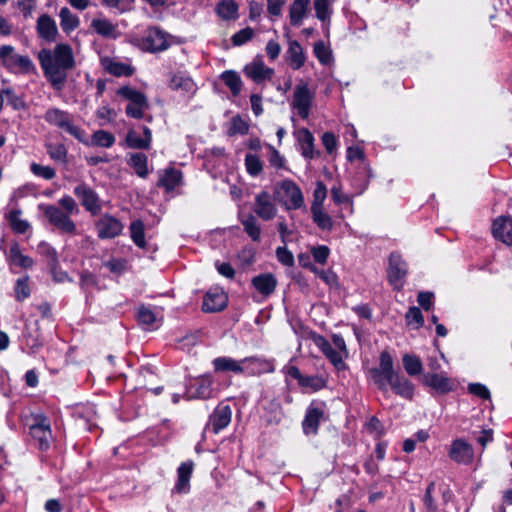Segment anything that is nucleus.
Here are the masks:
<instances>
[{
  "instance_id": "44",
  "label": "nucleus",
  "mask_w": 512,
  "mask_h": 512,
  "mask_svg": "<svg viewBox=\"0 0 512 512\" xmlns=\"http://www.w3.org/2000/svg\"><path fill=\"white\" fill-rule=\"evenodd\" d=\"M9 259L16 265L22 268H30L33 265V260L29 256L23 255L20 251L18 243H14L9 251Z\"/></svg>"
},
{
  "instance_id": "25",
  "label": "nucleus",
  "mask_w": 512,
  "mask_h": 512,
  "mask_svg": "<svg viewBox=\"0 0 512 512\" xmlns=\"http://www.w3.org/2000/svg\"><path fill=\"white\" fill-rule=\"evenodd\" d=\"M251 283L261 295L268 297L275 291L277 279L271 273H263L253 277Z\"/></svg>"
},
{
  "instance_id": "8",
  "label": "nucleus",
  "mask_w": 512,
  "mask_h": 512,
  "mask_svg": "<svg viewBox=\"0 0 512 512\" xmlns=\"http://www.w3.org/2000/svg\"><path fill=\"white\" fill-rule=\"evenodd\" d=\"M169 37L170 35L160 28L149 27L141 40V47L151 53L165 51L170 46Z\"/></svg>"
},
{
  "instance_id": "42",
  "label": "nucleus",
  "mask_w": 512,
  "mask_h": 512,
  "mask_svg": "<svg viewBox=\"0 0 512 512\" xmlns=\"http://www.w3.org/2000/svg\"><path fill=\"white\" fill-rule=\"evenodd\" d=\"M336 0H314V9L317 19L321 22H330L332 15V4Z\"/></svg>"
},
{
  "instance_id": "24",
  "label": "nucleus",
  "mask_w": 512,
  "mask_h": 512,
  "mask_svg": "<svg viewBox=\"0 0 512 512\" xmlns=\"http://www.w3.org/2000/svg\"><path fill=\"white\" fill-rule=\"evenodd\" d=\"M101 65L107 73L116 77H128L134 73V68L131 65L117 61L111 57H103L101 59Z\"/></svg>"
},
{
  "instance_id": "58",
  "label": "nucleus",
  "mask_w": 512,
  "mask_h": 512,
  "mask_svg": "<svg viewBox=\"0 0 512 512\" xmlns=\"http://www.w3.org/2000/svg\"><path fill=\"white\" fill-rule=\"evenodd\" d=\"M276 257L277 260L285 266L291 267L294 265V256L286 246L278 247L276 249Z\"/></svg>"
},
{
  "instance_id": "28",
  "label": "nucleus",
  "mask_w": 512,
  "mask_h": 512,
  "mask_svg": "<svg viewBox=\"0 0 512 512\" xmlns=\"http://www.w3.org/2000/svg\"><path fill=\"white\" fill-rule=\"evenodd\" d=\"M169 88L174 91H182L187 94H194L197 85L193 79L183 73L174 74L169 81Z\"/></svg>"
},
{
  "instance_id": "29",
  "label": "nucleus",
  "mask_w": 512,
  "mask_h": 512,
  "mask_svg": "<svg viewBox=\"0 0 512 512\" xmlns=\"http://www.w3.org/2000/svg\"><path fill=\"white\" fill-rule=\"evenodd\" d=\"M310 0H294L289 8L290 23L293 26H300L307 16Z\"/></svg>"
},
{
  "instance_id": "15",
  "label": "nucleus",
  "mask_w": 512,
  "mask_h": 512,
  "mask_svg": "<svg viewBox=\"0 0 512 512\" xmlns=\"http://www.w3.org/2000/svg\"><path fill=\"white\" fill-rule=\"evenodd\" d=\"M280 189L286 198L287 209H300L304 205V197L300 187L292 180H284L280 183Z\"/></svg>"
},
{
  "instance_id": "10",
  "label": "nucleus",
  "mask_w": 512,
  "mask_h": 512,
  "mask_svg": "<svg viewBox=\"0 0 512 512\" xmlns=\"http://www.w3.org/2000/svg\"><path fill=\"white\" fill-rule=\"evenodd\" d=\"M407 275V264L401 255L392 253L389 258L388 281L396 290L404 286V278Z\"/></svg>"
},
{
  "instance_id": "2",
  "label": "nucleus",
  "mask_w": 512,
  "mask_h": 512,
  "mask_svg": "<svg viewBox=\"0 0 512 512\" xmlns=\"http://www.w3.org/2000/svg\"><path fill=\"white\" fill-rule=\"evenodd\" d=\"M369 377L379 390L387 392L390 387L396 395L407 400L413 399L414 384L394 369L393 359L388 351L381 352L379 366L369 370Z\"/></svg>"
},
{
  "instance_id": "38",
  "label": "nucleus",
  "mask_w": 512,
  "mask_h": 512,
  "mask_svg": "<svg viewBox=\"0 0 512 512\" xmlns=\"http://www.w3.org/2000/svg\"><path fill=\"white\" fill-rule=\"evenodd\" d=\"M244 231L254 241L259 242L261 239V227L258 224L256 218L249 214L241 219Z\"/></svg>"
},
{
  "instance_id": "34",
  "label": "nucleus",
  "mask_w": 512,
  "mask_h": 512,
  "mask_svg": "<svg viewBox=\"0 0 512 512\" xmlns=\"http://www.w3.org/2000/svg\"><path fill=\"white\" fill-rule=\"evenodd\" d=\"M147 161V156L144 153L137 152L129 155L127 163L134 169L139 177L145 178L149 174Z\"/></svg>"
},
{
  "instance_id": "50",
  "label": "nucleus",
  "mask_w": 512,
  "mask_h": 512,
  "mask_svg": "<svg viewBox=\"0 0 512 512\" xmlns=\"http://www.w3.org/2000/svg\"><path fill=\"white\" fill-rule=\"evenodd\" d=\"M249 131L248 123L242 119L240 115H236L231 119V125L228 130L229 136H234L237 134L245 135Z\"/></svg>"
},
{
  "instance_id": "13",
  "label": "nucleus",
  "mask_w": 512,
  "mask_h": 512,
  "mask_svg": "<svg viewBox=\"0 0 512 512\" xmlns=\"http://www.w3.org/2000/svg\"><path fill=\"white\" fill-rule=\"evenodd\" d=\"M74 194L80 199L82 206L93 215L101 211L100 199L88 185L79 184L74 188Z\"/></svg>"
},
{
  "instance_id": "56",
  "label": "nucleus",
  "mask_w": 512,
  "mask_h": 512,
  "mask_svg": "<svg viewBox=\"0 0 512 512\" xmlns=\"http://www.w3.org/2000/svg\"><path fill=\"white\" fill-rule=\"evenodd\" d=\"M299 384L302 387H308L315 391L322 389L325 386L324 380L319 376H302Z\"/></svg>"
},
{
  "instance_id": "53",
  "label": "nucleus",
  "mask_w": 512,
  "mask_h": 512,
  "mask_svg": "<svg viewBox=\"0 0 512 512\" xmlns=\"http://www.w3.org/2000/svg\"><path fill=\"white\" fill-rule=\"evenodd\" d=\"M29 277L19 278L15 284V297L18 301H22L30 296V288L28 285Z\"/></svg>"
},
{
  "instance_id": "23",
  "label": "nucleus",
  "mask_w": 512,
  "mask_h": 512,
  "mask_svg": "<svg viewBox=\"0 0 512 512\" xmlns=\"http://www.w3.org/2000/svg\"><path fill=\"white\" fill-rule=\"evenodd\" d=\"M36 29L39 37L48 42L55 41L58 34L56 22L47 14L38 18Z\"/></svg>"
},
{
  "instance_id": "46",
  "label": "nucleus",
  "mask_w": 512,
  "mask_h": 512,
  "mask_svg": "<svg viewBox=\"0 0 512 512\" xmlns=\"http://www.w3.org/2000/svg\"><path fill=\"white\" fill-rule=\"evenodd\" d=\"M93 145L109 148L115 143V137L110 132L98 130L92 135Z\"/></svg>"
},
{
  "instance_id": "5",
  "label": "nucleus",
  "mask_w": 512,
  "mask_h": 512,
  "mask_svg": "<svg viewBox=\"0 0 512 512\" xmlns=\"http://www.w3.org/2000/svg\"><path fill=\"white\" fill-rule=\"evenodd\" d=\"M117 95L129 101L125 109L127 116L135 119H141L144 116V111L148 109L149 104L142 92L123 86L117 90Z\"/></svg>"
},
{
  "instance_id": "11",
  "label": "nucleus",
  "mask_w": 512,
  "mask_h": 512,
  "mask_svg": "<svg viewBox=\"0 0 512 512\" xmlns=\"http://www.w3.org/2000/svg\"><path fill=\"white\" fill-rule=\"evenodd\" d=\"M30 435L38 442L41 450L47 449L52 438L50 421L42 415L36 416L35 422L30 426Z\"/></svg>"
},
{
  "instance_id": "35",
  "label": "nucleus",
  "mask_w": 512,
  "mask_h": 512,
  "mask_svg": "<svg viewBox=\"0 0 512 512\" xmlns=\"http://www.w3.org/2000/svg\"><path fill=\"white\" fill-rule=\"evenodd\" d=\"M312 220L316 224V226L322 230L330 232L334 227V222L332 217L325 211L323 208L312 209L311 210Z\"/></svg>"
},
{
  "instance_id": "14",
  "label": "nucleus",
  "mask_w": 512,
  "mask_h": 512,
  "mask_svg": "<svg viewBox=\"0 0 512 512\" xmlns=\"http://www.w3.org/2000/svg\"><path fill=\"white\" fill-rule=\"evenodd\" d=\"M123 224L111 215H103L96 224L97 234L100 239H111L120 235Z\"/></svg>"
},
{
  "instance_id": "47",
  "label": "nucleus",
  "mask_w": 512,
  "mask_h": 512,
  "mask_svg": "<svg viewBox=\"0 0 512 512\" xmlns=\"http://www.w3.org/2000/svg\"><path fill=\"white\" fill-rule=\"evenodd\" d=\"M327 197V188L321 181H317L313 192V201L311 204L312 209L323 208L324 201Z\"/></svg>"
},
{
  "instance_id": "59",
  "label": "nucleus",
  "mask_w": 512,
  "mask_h": 512,
  "mask_svg": "<svg viewBox=\"0 0 512 512\" xmlns=\"http://www.w3.org/2000/svg\"><path fill=\"white\" fill-rule=\"evenodd\" d=\"M39 248L42 254L46 256L49 267H58L59 261L55 249L45 243L41 244Z\"/></svg>"
},
{
  "instance_id": "1",
  "label": "nucleus",
  "mask_w": 512,
  "mask_h": 512,
  "mask_svg": "<svg viewBox=\"0 0 512 512\" xmlns=\"http://www.w3.org/2000/svg\"><path fill=\"white\" fill-rule=\"evenodd\" d=\"M43 74L56 91H61L68 78V72L76 67L73 49L69 44L58 43L53 48H43L38 53Z\"/></svg>"
},
{
  "instance_id": "61",
  "label": "nucleus",
  "mask_w": 512,
  "mask_h": 512,
  "mask_svg": "<svg viewBox=\"0 0 512 512\" xmlns=\"http://www.w3.org/2000/svg\"><path fill=\"white\" fill-rule=\"evenodd\" d=\"M59 205L61 206L62 209H64V212L67 213L68 215L74 214V213L77 214L79 212L77 203L69 195L63 196L59 200Z\"/></svg>"
},
{
  "instance_id": "52",
  "label": "nucleus",
  "mask_w": 512,
  "mask_h": 512,
  "mask_svg": "<svg viewBox=\"0 0 512 512\" xmlns=\"http://www.w3.org/2000/svg\"><path fill=\"white\" fill-rule=\"evenodd\" d=\"M126 144L132 149H148V140H144L135 131L131 130L126 135Z\"/></svg>"
},
{
  "instance_id": "16",
  "label": "nucleus",
  "mask_w": 512,
  "mask_h": 512,
  "mask_svg": "<svg viewBox=\"0 0 512 512\" xmlns=\"http://www.w3.org/2000/svg\"><path fill=\"white\" fill-rule=\"evenodd\" d=\"M449 456L457 463L468 464L473 460V448L465 440L457 439L451 445Z\"/></svg>"
},
{
  "instance_id": "45",
  "label": "nucleus",
  "mask_w": 512,
  "mask_h": 512,
  "mask_svg": "<svg viewBox=\"0 0 512 512\" xmlns=\"http://www.w3.org/2000/svg\"><path fill=\"white\" fill-rule=\"evenodd\" d=\"M245 167L250 176L256 177L263 170V162L258 155L248 153L245 156Z\"/></svg>"
},
{
  "instance_id": "60",
  "label": "nucleus",
  "mask_w": 512,
  "mask_h": 512,
  "mask_svg": "<svg viewBox=\"0 0 512 512\" xmlns=\"http://www.w3.org/2000/svg\"><path fill=\"white\" fill-rule=\"evenodd\" d=\"M406 320L408 324L415 323L417 327H421L424 324V318L421 310L418 307H410L406 313Z\"/></svg>"
},
{
  "instance_id": "41",
  "label": "nucleus",
  "mask_w": 512,
  "mask_h": 512,
  "mask_svg": "<svg viewBox=\"0 0 512 512\" xmlns=\"http://www.w3.org/2000/svg\"><path fill=\"white\" fill-rule=\"evenodd\" d=\"M91 27L101 36L116 37V26L107 19H93Z\"/></svg>"
},
{
  "instance_id": "31",
  "label": "nucleus",
  "mask_w": 512,
  "mask_h": 512,
  "mask_svg": "<svg viewBox=\"0 0 512 512\" xmlns=\"http://www.w3.org/2000/svg\"><path fill=\"white\" fill-rule=\"evenodd\" d=\"M298 142L302 156L306 159H312L314 157V137L312 133L306 128L300 129L298 131Z\"/></svg>"
},
{
  "instance_id": "57",
  "label": "nucleus",
  "mask_w": 512,
  "mask_h": 512,
  "mask_svg": "<svg viewBox=\"0 0 512 512\" xmlns=\"http://www.w3.org/2000/svg\"><path fill=\"white\" fill-rule=\"evenodd\" d=\"M253 35H254V31L252 28H250V27L244 28L232 36V43L235 46L243 45L247 41L251 40Z\"/></svg>"
},
{
  "instance_id": "4",
  "label": "nucleus",
  "mask_w": 512,
  "mask_h": 512,
  "mask_svg": "<svg viewBox=\"0 0 512 512\" xmlns=\"http://www.w3.org/2000/svg\"><path fill=\"white\" fill-rule=\"evenodd\" d=\"M0 65L15 74H29L35 71V65L29 56L16 53L12 45L0 46Z\"/></svg>"
},
{
  "instance_id": "64",
  "label": "nucleus",
  "mask_w": 512,
  "mask_h": 512,
  "mask_svg": "<svg viewBox=\"0 0 512 512\" xmlns=\"http://www.w3.org/2000/svg\"><path fill=\"white\" fill-rule=\"evenodd\" d=\"M468 391L471 394H473V395H475V396H477V397H479L481 399H485L486 400V399L490 398V392H489L488 388L485 385L481 384V383H471V384H469Z\"/></svg>"
},
{
  "instance_id": "19",
  "label": "nucleus",
  "mask_w": 512,
  "mask_h": 512,
  "mask_svg": "<svg viewBox=\"0 0 512 512\" xmlns=\"http://www.w3.org/2000/svg\"><path fill=\"white\" fill-rule=\"evenodd\" d=\"M232 410L229 405H218L209 419L214 433H219L222 429L226 428L231 422Z\"/></svg>"
},
{
  "instance_id": "39",
  "label": "nucleus",
  "mask_w": 512,
  "mask_h": 512,
  "mask_svg": "<svg viewBox=\"0 0 512 512\" xmlns=\"http://www.w3.org/2000/svg\"><path fill=\"white\" fill-rule=\"evenodd\" d=\"M238 6L233 0H222L216 6V13L223 20H231L237 17Z\"/></svg>"
},
{
  "instance_id": "30",
  "label": "nucleus",
  "mask_w": 512,
  "mask_h": 512,
  "mask_svg": "<svg viewBox=\"0 0 512 512\" xmlns=\"http://www.w3.org/2000/svg\"><path fill=\"white\" fill-rule=\"evenodd\" d=\"M182 172L173 167L163 170L160 175L158 186L164 187L166 191L174 190L181 182Z\"/></svg>"
},
{
  "instance_id": "43",
  "label": "nucleus",
  "mask_w": 512,
  "mask_h": 512,
  "mask_svg": "<svg viewBox=\"0 0 512 512\" xmlns=\"http://www.w3.org/2000/svg\"><path fill=\"white\" fill-rule=\"evenodd\" d=\"M129 230L134 244L139 248H144L146 246L144 223L141 220H134L131 222Z\"/></svg>"
},
{
  "instance_id": "3",
  "label": "nucleus",
  "mask_w": 512,
  "mask_h": 512,
  "mask_svg": "<svg viewBox=\"0 0 512 512\" xmlns=\"http://www.w3.org/2000/svg\"><path fill=\"white\" fill-rule=\"evenodd\" d=\"M213 365L216 372L231 371L241 374L247 370L255 374L267 370L268 362L254 356L246 357L240 361L229 357H218L213 360Z\"/></svg>"
},
{
  "instance_id": "17",
  "label": "nucleus",
  "mask_w": 512,
  "mask_h": 512,
  "mask_svg": "<svg viewBox=\"0 0 512 512\" xmlns=\"http://www.w3.org/2000/svg\"><path fill=\"white\" fill-rule=\"evenodd\" d=\"M314 343L337 370H343L345 368V363L341 355L342 352L334 349L326 338L318 335L314 338Z\"/></svg>"
},
{
  "instance_id": "7",
  "label": "nucleus",
  "mask_w": 512,
  "mask_h": 512,
  "mask_svg": "<svg viewBox=\"0 0 512 512\" xmlns=\"http://www.w3.org/2000/svg\"><path fill=\"white\" fill-rule=\"evenodd\" d=\"M45 217L51 225L56 227L62 233L74 234L76 225L70 216L55 205L41 206Z\"/></svg>"
},
{
  "instance_id": "63",
  "label": "nucleus",
  "mask_w": 512,
  "mask_h": 512,
  "mask_svg": "<svg viewBox=\"0 0 512 512\" xmlns=\"http://www.w3.org/2000/svg\"><path fill=\"white\" fill-rule=\"evenodd\" d=\"M329 253H330V250L325 245L313 247L311 249V254H312L314 260L320 264L326 263Z\"/></svg>"
},
{
  "instance_id": "26",
  "label": "nucleus",
  "mask_w": 512,
  "mask_h": 512,
  "mask_svg": "<svg viewBox=\"0 0 512 512\" xmlns=\"http://www.w3.org/2000/svg\"><path fill=\"white\" fill-rule=\"evenodd\" d=\"M244 73L254 82L261 83L266 79H270L274 71L266 67L262 61H253L244 67Z\"/></svg>"
},
{
  "instance_id": "40",
  "label": "nucleus",
  "mask_w": 512,
  "mask_h": 512,
  "mask_svg": "<svg viewBox=\"0 0 512 512\" xmlns=\"http://www.w3.org/2000/svg\"><path fill=\"white\" fill-rule=\"evenodd\" d=\"M221 79L234 96L239 95L242 89V80L237 72L231 70L224 71L221 74Z\"/></svg>"
},
{
  "instance_id": "36",
  "label": "nucleus",
  "mask_w": 512,
  "mask_h": 512,
  "mask_svg": "<svg viewBox=\"0 0 512 512\" xmlns=\"http://www.w3.org/2000/svg\"><path fill=\"white\" fill-rule=\"evenodd\" d=\"M60 26L66 33L74 31L80 25V20L77 15L73 14L69 8L63 7L59 13Z\"/></svg>"
},
{
  "instance_id": "54",
  "label": "nucleus",
  "mask_w": 512,
  "mask_h": 512,
  "mask_svg": "<svg viewBox=\"0 0 512 512\" xmlns=\"http://www.w3.org/2000/svg\"><path fill=\"white\" fill-rule=\"evenodd\" d=\"M30 170L34 175L46 180H51L56 175V172L52 167L43 166L35 162L30 165Z\"/></svg>"
},
{
  "instance_id": "6",
  "label": "nucleus",
  "mask_w": 512,
  "mask_h": 512,
  "mask_svg": "<svg viewBox=\"0 0 512 512\" xmlns=\"http://www.w3.org/2000/svg\"><path fill=\"white\" fill-rule=\"evenodd\" d=\"M44 118L46 122L65 130L78 141L85 142V131L71 122L70 114L67 111L50 108L46 111Z\"/></svg>"
},
{
  "instance_id": "33",
  "label": "nucleus",
  "mask_w": 512,
  "mask_h": 512,
  "mask_svg": "<svg viewBox=\"0 0 512 512\" xmlns=\"http://www.w3.org/2000/svg\"><path fill=\"white\" fill-rule=\"evenodd\" d=\"M289 65L294 69H300L305 62V55L301 45L297 41H291L287 50Z\"/></svg>"
},
{
  "instance_id": "21",
  "label": "nucleus",
  "mask_w": 512,
  "mask_h": 512,
  "mask_svg": "<svg viewBox=\"0 0 512 512\" xmlns=\"http://www.w3.org/2000/svg\"><path fill=\"white\" fill-rule=\"evenodd\" d=\"M324 417V410L315 406L313 403L307 408L302 428L305 434H316L318 431L319 423Z\"/></svg>"
},
{
  "instance_id": "62",
  "label": "nucleus",
  "mask_w": 512,
  "mask_h": 512,
  "mask_svg": "<svg viewBox=\"0 0 512 512\" xmlns=\"http://www.w3.org/2000/svg\"><path fill=\"white\" fill-rule=\"evenodd\" d=\"M2 94L7 97L8 102L16 110L25 108V102L19 96H17L12 89L6 88L2 90Z\"/></svg>"
},
{
  "instance_id": "32",
  "label": "nucleus",
  "mask_w": 512,
  "mask_h": 512,
  "mask_svg": "<svg viewBox=\"0 0 512 512\" xmlns=\"http://www.w3.org/2000/svg\"><path fill=\"white\" fill-rule=\"evenodd\" d=\"M211 382L207 379L195 380L187 388L188 398H207L211 393Z\"/></svg>"
},
{
  "instance_id": "51",
  "label": "nucleus",
  "mask_w": 512,
  "mask_h": 512,
  "mask_svg": "<svg viewBox=\"0 0 512 512\" xmlns=\"http://www.w3.org/2000/svg\"><path fill=\"white\" fill-rule=\"evenodd\" d=\"M21 212L19 210L11 211L9 214V220L12 229L20 234L25 233L29 228V223L19 218Z\"/></svg>"
},
{
  "instance_id": "48",
  "label": "nucleus",
  "mask_w": 512,
  "mask_h": 512,
  "mask_svg": "<svg viewBox=\"0 0 512 512\" xmlns=\"http://www.w3.org/2000/svg\"><path fill=\"white\" fill-rule=\"evenodd\" d=\"M47 153L56 162L66 163L67 149L63 144H47Z\"/></svg>"
},
{
  "instance_id": "9",
  "label": "nucleus",
  "mask_w": 512,
  "mask_h": 512,
  "mask_svg": "<svg viewBox=\"0 0 512 512\" xmlns=\"http://www.w3.org/2000/svg\"><path fill=\"white\" fill-rule=\"evenodd\" d=\"M313 97L306 82L300 81L295 86L292 106L302 119L308 118Z\"/></svg>"
},
{
  "instance_id": "20",
  "label": "nucleus",
  "mask_w": 512,
  "mask_h": 512,
  "mask_svg": "<svg viewBox=\"0 0 512 512\" xmlns=\"http://www.w3.org/2000/svg\"><path fill=\"white\" fill-rule=\"evenodd\" d=\"M422 382L438 393L445 394L453 389L451 380L444 374L426 373L423 375Z\"/></svg>"
},
{
  "instance_id": "12",
  "label": "nucleus",
  "mask_w": 512,
  "mask_h": 512,
  "mask_svg": "<svg viewBox=\"0 0 512 512\" xmlns=\"http://www.w3.org/2000/svg\"><path fill=\"white\" fill-rule=\"evenodd\" d=\"M253 210L264 221L272 220L277 214V206L267 191L256 195Z\"/></svg>"
},
{
  "instance_id": "22",
  "label": "nucleus",
  "mask_w": 512,
  "mask_h": 512,
  "mask_svg": "<svg viewBox=\"0 0 512 512\" xmlns=\"http://www.w3.org/2000/svg\"><path fill=\"white\" fill-rule=\"evenodd\" d=\"M493 236L505 244H512V219L500 216L494 220L492 225Z\"/></svg>"
},
{
  "instance_id": "49",
  "label": "nucleus",
  "mask_w": 512,
  "mask_h": 512,
  "mask_svg": "<svg viewBox=\"0 0 512 512\" xmlns=\"http://www.w3.org/2000/svg\"><path fill=\"white\" fill-rule=\"evenodd\" d=\"M314 54L318 61L323 65H328L332 61V52L323 41L315 43Z\"/></svg>"
},
{
  "instance_id": "55",
  "label": "nucleus",
  "mask_w": 512,
  "mask_h": 512,
  "mask_svg": "<svg viewBox=\"0 0 512 512\" xmlns=\"http://www.w3.org/2000/svg\"><path fill=\"white\" fill-rule=\"evenodd\" d=\"M138 320L142 325L152 326L156 322L157 317L149 307L141 306L138 311Z\"/></svg>"
},
{
  "instance_id": "27",
  "label": "nucleus",
  "mask_w": 512,
  "mask_h": 512,
  "mask_svg": "<svg viewBox=\"0 0 512 512\" xmlns=\"http://www.w3.org/2000/svg\"><path fill=\"white\" fill-rule=\"evenodd\" d=\"M194 463L186 461L181 463L177 469V482L175 484V491L177 493H186L189 491V481L193 472Z\"/></svg>"
},
{
  "instance_id": "18",
  "label": "nucleus",
  "mask_w": 512,
  "mask_h": 512,
  "mask_svg": "<svg viewBox=\"0 0 512 512\" xmlns=\"http://www.w3.org/2000/svg\"><path fill=\"white\" fill-rule=\"evenodd\" d=\"M227 304L226 294L218 289L210 290L203 299L202 309L205 312L214 313L223 310Z\"/></svg>"
},
{
  "instance_id": "37",
  "label": "nucleus",
  "mask_w": 512,
  "mask_h": 512,
  "mask_svg": "<svg viewBox=\"0 0 512 512\" xmlns=\"http://www.w3.org/2000/svg\"><path fill=\"white\" fill-rule=\"evenodd\" d=\"M403 367L409 376L420 375L423 371V365L420 358L413 354H404L402 357Z\"/></svg>"
}]
</instances>
